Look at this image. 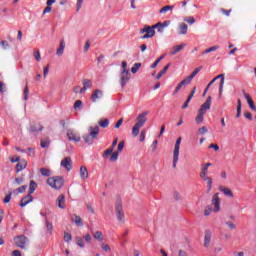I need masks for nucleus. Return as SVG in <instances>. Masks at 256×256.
Listing matches in <instances>:
<instances>
[{
	"instance_id": "obj_33",
	"label": "nucleus",
	"mask_w": 256,
	"mask_h": 256,
	"mask_svg": "<svg viewBox=\"0 0 256 256\" xmlns=\"http://www.w3.org/2000/svg\"><path fill=\"white\" fill-rule=\"evenodd\" d=\"M27 190V185H23L13 191L14 195H19V193H25Z\"/></svg>"
},
{
	"instance_id": "obj_21",
	"label": "nucleus",
	"mask_w": 256,
	"mask_h": 256,
	"mask_svg": "<svg viewBox=\"0 0 256 256\" xmlns=\"http://www.w3.org/2000/svg\"><path fill=\"white\" fill-rule=\"evenodd\" d=\"M80 178L85 181V179H89V171L87 170V167L81 166L80 167Z\"/></svg>"
},
{
	"instance_id": "obj_13",
	"label": "nucleus",
	"mask_w": 256,
	"mask_h": 256,
	"mask_svg": "<svg viewBox=\"0 0 256 256\" xmlns=\"http://www.w3.org/2000/svg\"><path fill=\"white\" fill-rule=\"evenodd\" d=\"M82 85L83 87L80 89V95H83V93H85L87 89H91V87H93V81L89 79H84L82 81Z\"/></svg>"
},
{
	"instance_id": "obj_40",
	"label": "nucleus",
	"mask_w": 256,
	"mask_h": 256,
	"mask_svg": "<svg viewBox=\"0 0 256 256\" xmlns=\"http://www.w3.org/2000/svg\"><path fill=\"white\" fill-rule=\"evenodd\" d=\"M184 21L189 25H193L195 23V18L193 16H188L184 18Z\"/></svg>"
},
{
	"instance_id": "obj_4",
	"label": "nucleus",
	"mask_w": 256,
	"mask_h": 256,
	"mask_svg": "<svg viewBox=\"0 0 256 256\" xmlns=\"http://www.w3.org/2000/svg\"><path fill=\"white\" fill-rule=\"evenodd\" d=\"M98 135H99V126L90 127L89 134L84 135L83 139L85 143H87L88 145H93V141L97 139Z\"/></svg>"
},
{
	"instance_id": "obj_36",
	"label": "nucleus",
	"mask_w": 256,
	"mask_h": 256,
	"mask_svg": "<svg viewBox=\"0 0 256 256\" xmlns=\"http://www.w3.org/2000/svg\"><path fill=\"white\" fill-rule=\"evenodd\" d=\"M217 49H219V46H212L208 49H206L202 55H207V53H213V51H217Z\"/></svg>"
},
{
	"instance_id": "obj_39",
	"label": "nucleus",
	"mask_w": 256,
	"mask_h": 256,
	"mask_svg": "<svg viewBox=\"0 0 256 256\" xmlns=\"http://www.w3.org/2000/svg\"><path fill=\"white\" fill-rule=\"evenodd\" d=\"M46 229L50 235L53 233V224L49 220H46Z\"/></svg>"
},
{
	"instance_id": "obj_61",
	"label": "nucleus",
	"mask_w": 256,
	"mask_h": 256,
	"mask_svg": "<svg viewBox=\"0 0 256 256\" xmlns=\"http://www.w3.org/2000/svg\"><path fill=\"white\" fill-rule=\"evenodd\" d=\"M209 149H214V151H219V145L217 144H210Z\"/></svg>"
},
{
	"instance_id": "obj_43",
	"label": "nucleus",
	"mask_w": 256,
	"mask_h": 256,
	"mask_svg": "<svg viewBox=\"0 0 256 256\" xmlns=\"http://www.w3.org/2000/svg\"><path fill=\"white\" fill-rule=\"evenodd\" d=\"M72 240H73V236H71V234L65 232V233H64V241H65L66 243H70V241H72Z\"/></svg>"
},
{
	"instance_id": "obj_55",
	"label": "nucleus",
	"mask_w": 256,
	"mask_h": 256,
	"mask_svg": "<svg viewBox=\"0 0 256 256\" xmlns=\"http://www.w3.org/2000/svg\"><path fill=\"white\" fill-rule=\"evenodd\" d=\"M207 127L203 126L201 128L198 129V133H200V135H205V133H207Z\"/></svg>"
},
{
	"instance_id": "obj_16",
	"label": "nucleus",
	"mask_w": 256,
	"mask_h": 256,
	"mask_svg": "<svg viewBox=\"0 0 256 256\" xmlns=\"http://www.w3.org/2000/svg\"><path fill=\"white\" fill-rule=\"evenodd\" d=\"M29 203H33V196L31 194H28L21 199L20 207H27Z\"/></svg>"
},
{
	"instance_id": "obj_47",
	"label": "nucleus",
	"mask_w": 256,
	"mask_h": 256,
	"mask_svg": "<svg viewBox=\"0 0 256 256\" xmlns=\"http://www.w3.org/2000/svg\"><path fill=\"white\" fill-rule=\"evenodd\" d=\"M117 159H119V152H114L112 153L111 157H110V161L112 163H114V161H117Z\"/></svg>"
},
{
	"instance_id": "obj_64",
	"label": "nucleus",
	"mask_w": 256,
	"mask_h": 256,
	"mask_svg": "<svg viewBox=\"0 0 256 256\" xmlns=\"http://www.w3.org/2000/svg\"><path fill=\"white\" fill-rule=\"evenodd\" d=\"M12 256H21V251H19V250H14V251L12 252Z\"/></svg>"
},
{
	"instance_id": "obj_18",
	"label": "nucleus",
	"mask_w": 256,
	"mask_h": 256,
	"mask_svg": "<svg viewBox=\"0 0 256 256\" xmlns=\"http://www.w3.org/2000/svg\"><path fill=\"white\" fill-rule=\"evenodd\" d=\"M213 79H215V81H217V79H221L219 87V95L221 97L223 95V86L225 85V74H220Z\"/></svg>"
},
{
	"instance_id": "obj_27",
	"label": "nucleus",
	"mask_w": 256,
	"mask_h": 256,
	"mask_svg": "<svg viewBox=\"0 0 256 256\" xmlns=\"http://www.w3.org/2000/svg\"><path fill=\"white\" fill-rule=\"evenodd\" d=\"M64 51H65V40L62 39V40H60V45L56 51V55H58V57H61V55H63Z\"/></svg>"
},
{
	"instance_id": "obj_2",
	"label": "nucleus",
	"mask_w": 256,
	"mask_h": 256,
	"mask_svg": "<svg viewBox=\"0 0 256 256\" xmlns=\"http://www.w3.org/2000/svg\"><path fill=\"white\" fill-rule=\"evenodd\" d=\"M129 79H131V73H129V69H127V61H122V68L120 71L121 87H125V85L129 83Z\"/></svg>"
},
{
	"instance_id": "obj_23",
	"label": "nucleus",
	"mask_w": 256,
	"mask_h": 256,
	"mask_svg": "<svg viewBox=\"0 0 256 256\" xmlns=\"http://www.w3.org/2000/svg\"><path fill=\"white\" fill-rule=\"evenodd\" d=\"M57 207H59V209H65V195L61 194L58 196Z\"/></svg>"
},
{
	"instance_id": "obj_35",
	"label": "nucleus",
	"mask_w": 256,
	"mask_h": 256,
	"mask_svg": "<svg viewBox=\"0 0 256 256\" xmlns=\"http://www.w3.org/2000/svg\"><path fill=\"white\" fill-rule=\"evenodd\" d=\"M40 173L43 175V177H51V170L47 168H41Z\"/></svg>"
},
{
	"instance_id": "obj_44",
	"label": "nucleus",
	"mask_w": 256,
	"mask_h": 256,
	"mask_svg": "<svg viewBox=\"0 0 256 256\" xmlns=\"http://www.w3.org/2000/svg\"><path fill=\"white\" fill-rule=\"evenodd\" d=\"M153 26L155 27V29H158V33H163V31H165V28L161 25V22H158Z\"/></svg>"
},
{
	"instance_id": "obj_11",
	"label": "nucleus",
	"mask_w": 256,
	"mask_h": 256,
	"mask_svg": "<svg viewBox=\"0 0 256 256\" xmlns=\"http://www.w3.org/2000/svg\"><path fill=\"white\" fill-rule=\"evenodd\" d=\"M149 115L148 111H145L141 114H139V116L136 118V125L143 127V125H145V123H147V116Z\"/></svg>"
},
{
	"instance_id": "obj_7",
	"label": "nucleus",
	"mask_w": 256,
	"mask_h": 256,
	"mask_svg": "<svg viewBox=\"0 0 256 256\" xmlns=\"http://www.w3.org/2000/svg\"><path fill=\"white\" fill-rule=\"evenodd\" d=\"M179 149H181V137L176 140L173 152V167H177V163L179 161Z\"/></svg>"
},
{
	"instance_id": "obj_63",
	"label": "nucleus",
	"mask_w": 256,
	"mask_h": 256,
	"mask_svg": "<svg viewBox=\"0 0 256 256\" xmlns=\"http://www.w3.org/2000/svg\"><path fill=\"white\" fill-rule=\"evenodd\" d=\"M23 178H15V181H14V183H16V185H21V183H23Z\"/></svg>"
},
{
	"instance_id": "obj_45",
	"label": "nucleus",
	"mask_w": 256,
	"mask_h": 256,
	"mask_svg": "<svg viewBox=\"0 0 256 256\" xmlns=\"http://www.w3.org/2000/svg\"><path fill=\"white\" fill-rule=\"evenodd\" d=\"M211 213H213V208H211V206H207L204 210V215L206 217H209V215H211Z\"/></svg>"
},
{
	"instance_id": "obj_34",
	"label": "nucleus",
	"mask_w": 256,
	"mask_h": 256,
	"mask_svg": "<svg viewBox=\"0 0 256 256\" xmlns=\"http://www.w3.org/2000/svg\"><path fill=\"white\" fill-rule=\"evenodd\" d=\"M173 9H175V6L167 5V6L162 7L160 9L159 13H167V11H173Z\"/></svg>"
},
{
	"instance_id": "obj_29",
	"label": "nucleus",
	"mask_w": 256,
	"mask_h": 256,
	"mask_svg": "<svg viewBox=\"0 0 256 256\" xmlns=\"http://www.w3.org/2000/svg\"><path fill=\"white\" fill-rule=\"evenodd\" d=\"M72 221H73V223L78 225V227H83V220L81 219L80 216H77V214H74L72 216Z\"/></svg>"
},
{
	"instance_id": "obj_3",
	"label": "nucleus",
	"mask_w": 256,
	"mask_h": 256,
	"mask_svg": "<svg viewBox=\"0 0 256 256\" xmlns=\"http://www.w3.org/2000/svg\"><path fill=\"white\" fill-rule=\"evenodd\" d=\"M65 183V180L61 176H53L47 179V185L51 187L52 189H55L58 191V189H61Z\"/></svg>"
},
{
	"instance_id": "obj_8",
	"label": "nucleus",
	"mask_w": 256,
	"mask_h": 256,
	"mask_svg": "<svg viewBox=\"0 0 256 256\" xmlns=\"http://www.w3.org/2000/svg\"><path fill=\"white\" fill-rule=\"evenodd\" d=\"M115 209L118 221H125V214L123 213V204L120 200L116 202Z\"/></svg>"
},
{
	"instance_id": "obj_38",
	"label": "nucleus",
	"mask_w": 256,
	"mask_h": 256,
	"mask_svg": "<svg viewBox=\"0 0 256 256\" xmlns=\"http://www.w3.org/2000/svg\"><path fill=\"white\" fill-rule=\"evenodd\" d=\"M139 69H141V63H135L131 68V73L135 74Z\"/></svg>"
},
{
	"instance_id": "obj_25",
	"label": "nucleus",
	"mask_w": 256,
	"mask_h": 256,
	"mask_svg": "<svg viewBox=\"0 0 256 256\" xmlns=\"http://www.w3.org/2000/svg\"><path fill=\"white\" fill-rule=\"evenodd\" d=\"M39 131H43V126L39 123H34L30 126L31 133H39Z\"/></svg>"
},
{
	"instance_id": "obj_30",
	"label": "nucleus",
	"mask_w": 256,
	"mask_h": 256,
	"mask_svg": "<svg viewBox=\"0 0 256 256\" xmlns=\"http://www.w3.org/2000/svg\"><path fill=\"white\" fill-rule=\"evenodd\" d=\"M36 190H37V184L35 183L34 180H31L29 190H28V194L33 195V193H35Z\"/></svg>"
},
{
	"instance_id": "obj_20",
	"label": "nucleus",
	"mask_w": 256,
	"mask_h": 256,
	"mask_svg": "<svg viewBox=\"0 0 256 256\" xmlns=\"http://www.w3.org/2000/svg\"><path fill=\"white\" fill-rule=\"evenodd\" d=\"M185 47H187V44H185V43L174 46L172 48V51L170 52V55H177V53H179L180 51H183V49H185Z\"/></svg>"
},
{
	"instance_id": "obj_22",
	"label": "nucleus",
	"mask_w": 256,
	"mask_h": 256,
	"mask_svg": "<svg viewBox=\"0 0 256 256\" xmlns=\"http://www.w3.org/2000/svg\"><path fill=\"white\" fill-rule=\"evenodd\" d=\"M189 27L185 23H181L178 26V35H187Z\"/></svg>"
},
{
	"instance_id": "obj_57",
	"label": "nucleus",
	"mask_w": 256,
	"mask_h": 256,
	"mask_svg": "<svg viewBox=\"0 0 256 256\" xmlns=\"http://www.w3.org/2000/svg\"><path fill=\"white\" fill-rule=\"evenodd\" d=\"M173 197L175 201H181V194H179V192H174Z\"/></svg>"
},
{
	"instance_id": "obj_54",
	"label": "nucleus",
	"mask_w": 256,
	"mask_h": 256,
	"mask_svg": "<svg viewBox=\"0 0 256 256\" xmlns=\"http://www.w3.org/2000/svg\"><path fill=\"white\" fill-rule=\"evenodd\" d=\"M77 246L81 248L85 247V242H83L82 238H77Z\"/></svg>"
},
{
	"instance_id": "obj_1",
	"label": "nucleus",
	"mask_w": 256,
	"mask_h": 256,
	"mask_svg": "<svg viewBox=\"0 0 256 256\" xmlns=\"http://www.w3.org/2000/svg\"><path fill=\"white\" fill-rule=\"evenodd\" d=\"M211 103H213V99L211 96H208L206 101L200 106V109L198 110V115L196 117V123L199 125L200 123H203V117H205V113L211 109Z\"/></svg>"
},
{
	"instance_id": "obj_28",
	"label": "nucleus",
	"mask_w": 256,
	"mask_h": 256,
	"mask_svg": "<svg viewBox=\"0 0 256 256\" xmlns=\"http://www.w3.org/2000/svg\"><path fill=\"white\" fill-rule=\"evenodd\" d=\"M219 191L224 193V195H226V197H233V191H231V189H229L225 186H220Z\"/></svg>"
},
{
	"instance_id": "obj_9",
	"label": "nucleus",
	"mask_w": 256,
	"mask_h": 256,
	"mask_svg": "<svg viewBox=\"0 0 256 256\" xmlns=\"http://www.w3.org/2000/svg\"><path fill=\"white\" fill-rule=\"evenodd\" d=\"M67 137L69 141H74L75 143H79L81 141V136L73 129L67 130Z\"/></svg>"
},
{
	"instance_id": "obj_59",
	"label": "nucleus",
	"mask_w": 256,
	"mask_h": 256,
	"mask_svg": "<svg viewBox=\"0 0 256 256\" xmlns=\"http://www.w3.org/2000/svg\"><path fill=\"white\" fill-rule=\"evenodd\" d=\"M103 251L109 252L111 251V247L108 244H102Z\"/></svg>"
},
{
	"instance_id": "obj_14",
	"label": "nucleus",
	"mask_w": 256,
	"mask_h": 256,
	"mask_svg": "<svg viewBox=\"0 0 256 256\" xmlns=\"http://www.w3.org/2000/svg\"><path fill=\"white\" fill-rule=\"evenodd\" d=\"M209 167H213V164L210 162L202 164L200 169V177H206L209 175Z\"/></svg>"
},
{
	"instance_id": "obj_17",
	"label": "nucleus",
	"mask_w": 256,
	"mask_h": 256,
	"mask_svg": "<svg viewBox=\"0 0 256 256\" xmlns=\"http://www.w3.org/2000/svg\"><path fill=\"white\" fill-rule=\"evenodd\" d=\"M212 237L213 234L211 233V230H206L204 234V247H209L211 245Z\"/></svg>"
},
{
	"instance_id": "obj_24",
	"label": "nucleus",
	"mask_w": 256,
	"mask_h": 256,
	"mask_svg": "<svg viewBox=\"0 0 256 256\" xmlns=\"http://www.w3.org/2000/svg\"><path fill=\"white\" fill-rule=\"evenodd\" d=\"M202 181H206L207 187H208V192L213 189V179L209 176H202L200 177Z\"/></svg>"
},
{
	"instance_id": "obj_49",
	"label": "nucleus",
	"mask_w": 256,
	"mask_h": 256,
	"mask_svg": "<svg viewBox=\"0 0 256 256\" xmlns=\"http://www.w3.org/2000/svg\"><path fill=\"white\" fill-rule=\"evenodd\" d=\"M113 147L108 148L107 150L104 151L103 157H109V155H113Z\"/></svg>"
},
{
	"instance_id": "obj_50",
	"label": "nucleus",
	"mask_w": 256,
	"mask_h": 256,
	"mask_svg": "<svg viewBox=\"0 0 256 256\" xmlns=\"http://www.w3.org/2000/svg\"><path fill=\"white\" fill-rule=\"evenodd\" d=\"M241 100H238V105H237V114L236 117L239 118L241 117Z\"/></svg>"
},
{
	"instance_id": "obj_46",
	"label": "nucleus",
	"mask_w": 256,
	"mask_h": 256,
	"mask_svg": "<svg viewBox=\"0 0 256 256\" xmlns=\"http://www.w3.org/2000/svg\"><path fill=\"white\" fill-rule=\"evenodd\" d=\"M183 86H185V85L180 82V83L176 86V88H175V90H174V92H173V95H177V94L179 93V91H181V89L183 88Z\"/></svg>"
},
{
	"instance_id": "obj_32",
	"label": "nucleus",
	"mask_w": 256,
	"mask_h": 256,
	"mask_svg": "<svg viewBox=\"0 0 256 256\" xmlns=\"http://www.w3.org/2000/svg\"><path fill=\"white\" fill-rule=\"evenodd\" d=\"M141 130V126L135 124L132 128V135L133 137H137L139 135V131Z\"/></svg>"
},
{
	"instance_id": "obj_31",
	"label": "nucleus",
	"mask_w": 256,
	"mask_h": 256,
	"mask_svg": "<svg viewBox=\"0 0 256 256\" xmlns=\"http://www.w3.org/2000/svg\"><path fill=\"white\" fill-rule=\"evenodd\" d=\"M98 125H100L102 129H107V127H109V119L104 118L102 120H99Z\"/></svg>"
},
{
	"instance_id": "obj_6",
	"label": "nucleus",
	"mask_w": 256,
	"mask_h": 256,
	"mask_svg": "<svg viewBox=\"0 0 256 256\" xmlns=\"http://www.w3.org/2000/svg\"><path fill=\"white\" fill-rule=\"evenodd\" d=\"M14 243L19 249H27L29 238H27L25 235H19L14 237Z\"/></svg>"
},
{
	"instance_id": "obj_5",
	"label": "nucleus",
	"mask_w": 256,
	"mask_h": 256,
	"mask_svg": "<svg viewBox=\"0 0 256 256\" xmlns=\"http://www.w3.org/2000/svg\"><path fill=\"white\" fill-rule=\"evenodd\" d=\"M157 26H144L141 30H140V34L143 35L140 37V39H151V37H155V28Z\"/></svg>"
},
{
	"instance_id": "obj_10",
	"label": "nucleus",
	"mask_w": 256,
	"mask_h": 256,
	"mask_svg": "<svg viewBox=\"0 0 256 256\" xmlns=\"http://www.w3.org/2000/svg\"><path fill=\"white\" fill-rule=\"evenodd\" d=\"M212 205L214 206V212L217 213L221 209V199L219 193H215L212 197Z\"/></svg>"
},
{
	"instance_id": "obj_42",
	"label": "nucleus",
	"mask_w": 256,
	"mask_h": 256,
	"mask_svg": "<svg viewBox=\"0 0 256 256\" xmlns=\"http://www.w3.org/2000/svg\"><path fill=\"white\" fill-rule=\"evenodd\" d=\"M94 239H96L97 241H103V233L101 231H97L94 234Z\"/></svg>"
},
{
	"instance_id": "obj_37",
	"label": "nucleus",
	"mask_w": 256,
	"mask_h": 256,
	"mask_svg": "<svg viewBox=\"0 0 256 256\" xmlns=\"http://www.w3.org/2000/svg\"><path fill=\"white\" fill-rule=\"evenodd\" d=\"M40 145H41L42 149H45V148L49 147V145H51V140L50 139L42 140Z\"/></svg>"
},
{
	"instance_id": "obj_48",
	"label": "nucleus",
	"mask_w": 256,
	"mask_h": 256,
	"mask_svg": "<svg viewBox=\"0 0 256 256\" xmlns=\"http://www.w3.org/2000/svg\"><path fill=\"white\" fill-rule=\"evenodd\" d=\"M201 69H203V67H198L196 68L190 75L191 79H193L194 77H196L199 74V71H201Z\"/></svg>"
},
{
	"instance_id": "obj_51",
	"label": "nucleus",
	"mask_w": 256,
	"mask_h": 256,
	"mask_svg": "<svg viewBox=\"0 0 256 256\" xmlns=\"http://www.w3.org/2000/svg\"><path fill=\"white\" fill-rule=\"evenodd\" d=\"M0 46L2 47V49H9V42L2 40L0 41Z\"/></svg>"
},
{
	"instance_id": "obj_12",
	"label": "nucleus",
	"mask_w": 256,
	"mask_h": 256,
	"mask_svg": "<svg viewBox=\"0 0 256 256\" xmlns=\"http://www.w3.org/2000/svg\"><path fill=\"white\" fill-rule=\"evenodd\" d=\"M61 167L66 169V171H71L73 169V161L71 160V157H66L61 161Z\"/></svg>"
},
{
	"instance_id": "obj_56",
	"label": "nucleus",
	"mask_w": 256,
	"mask_h": 256,
	"mask_svg": "<svg viewBox=\"0 0 256 256\" xmlns=\"http://www.w3.org/2000/svg\"><path fill=\"white\" fill-rule=\"evenodd\" d=\"M220 11H221V13H223L226 17H229V15H231V11H233V10H231V9H229V10H225V9H220Z\"/></svg>"
},
{
	"instance_id": "obj_52",
	"label": "nucleus",
	"mask_w": 256,
	"mask_h": 256,
	"mask_svg": "<svg viewBox=\"0 0 256 256\" xmlns=\"http://www.w3.org/2000/svg\"><path fill=\"white\" fill-rule=\"evenodd\" d=\"M34 57H35L36 61H41V52H39V50H35Z\"/></svg>"
},
{
	"instance_id": "obj_58",
	"label": "nucleus",
	"mask_w": 256,
	"mask_h": 256,
	"mask_svg": "<svg viewBox=\"0 0 256 256\" xmlns=\"http://www.w3.org/2000/svg\"><path fill=\"white\" fill-rule=\"evenodd\" d=\"M81 105H83V102L81 100H77L74 103V109H79V107H81Z\"/></svg>"
},
{
	"instance_id": "obj_15",
	"label": "nucleus",
	"mask_w": 256,
	"mask_h": 256,
	"mask_svg": "<svg viewBox=\"0 0 256 256\" xmlns=\"http://www.w3.org/2000/svg\"><path fill=\"white\" fill-rule=\"evenodd\" d=\"M99 99H103V91L94 90L91 95V101H93V103H97Z\"/></svg>"
},
{
	"instance_id": "obj_19",
	"label": "nucleus",
	"mask_w": 256,
	"mask_h": 256,
	"mask_svg": "<svg viewBox=\"0 0 256 256\" xmlns=\"http://www.w3.org/2000/svg\"><path fill=\"white\" fill-rule=\"evenodd\" d=\"M244 97H245V99H246V101H247V103H248L250 109H251L252 111H255V112H256L255 102H253V99L251 98V95H249V94H247V93L244 92Z\"/></svg>"
},
{
	"instance_id": "obj_60",
	"label": "nucleus",
	"mask_w": 256,
	"mask_h": 256,
	"mask_svg": "<svg viewBox=\"0 0 256 256\" xmlns=\"http://www.w3.org/2000/svg\"><path fill=\"white\" fill-rule=\"evenodd\" d=\"M226 225L227 227H229V229H232V231L235 230V224H233V222L228 221L226 222Z\"/></svg>"
},
{
	"instance_id": "obj_26",
	"label": "nucleus",
	"mask_w": 256,
	"mask_h": 256,
	"mask_svg": "<svg viewBox=\"0 0 256 256\" xmlns=\"http://www.w3.org/2000/svg\"><path fill=\"white\" fill-rule=\"evenodd\" d=\"M26 167H27V161L26 160L19 161L16 165L17 173H20V171H23V169H26Z\"/></svg>"
},
{
	"instance_id": "obj_41",
	"label": "nucleus",
	"mask_w": 256,
	"mask_h": 256,
	"mask_svg": "<svg viewBox=\"0 0 256 256\" xmlns=\"http://www.w3.org/2000/svg\"><path fill=\"white\" fill-rule=\"evenodd\" d=\"M29 99V84L26 83V86L24 88V101H27Z\"/></svg>"
},
{
	"instance_id": "obj_53",
	"label": "nucleus",
	"mask_w": 256,
	"mask_h": 256,
	"mask_svg": "<svg viewBox=\"0 0 256 256\" xmlns=\"http://www.w3.org/2000/svg\"><path fill=\"white\" fill-rule=\"evenodd\" d=\"M82 5H83V0H77V4H76V11L77 12L81 11Z\"/></svg>"
},
{
	"instance_id": "obj_62",
	"label": "nucleus",
	"mask_w": 256,
	"mask_h": 256,
	"mask_svg": "<svg viewBox=\"0 0 256 256\" xmlns=\"http://www.w3.org/2000/svg\"><path fill=\"white\" fill-rule=\"evenodd\" d=\"M11 201V193L7 194L3 200L4 203H9Z\"/></svg>"
}]
</instances>
